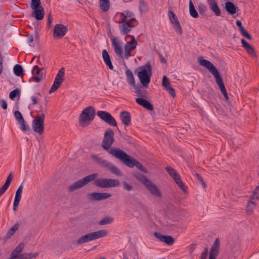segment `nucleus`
Wrapping results in <instances>:
<instances>
[{"label": "nucleus", "mask_w": 259, "mask_h": 259, "mask_svg": "<svg viewBox=\"0 0 259 259\" xmlns=\"http://www.w3.org/2000/svg\"><path fill=\"white\" fill-rule=\"evenodd\" d=\"M98 177L96 173L89 175L83 178L74 182L68 187V191L73 192L78 189L81 188L88 183L94 181V184L97 187L102 188H108L118 187L119 186V182L117 179H111L107 178H100L96 179Z\"/></svg>", "instance_id": "obj_1"}, {"label": "nucleus", "mask_w": 259, "mask_h": 259, "mask_svg": "<svg viewBox=\"0 0 259 259\" xmlns=\"http://www.w3.org/2000/svg\"><path fill=\"white\" fill-rule=\"evenodd\" d=\"M114 134L111 128H108L105 132L103 140L102 143V147L112 156L118 159L121 154L120 152H123L124 151L121 149L111 146L114 141Z\"/></svg>", "instance_id": "obj_2"}, {"label": "nucleus", "mask_w": 259, "mask_h": 259, "mask_svg": "<svg viewBox=\"0 0 259 259\" xmlns=\"http://www.w3.org/2000/svg\"><path fill=\"white\" fill-rule=\"evenodd\" d=\"M135 90V93L139 98L135 99L136 102L139 105L149 111L154 109L153 105L146 99L147 98L148 92L142 84H137L133 87Z\"/></svg>", "instance_id": "obj_3"}, {"label": "nucleus", "mask_w": 259, "mask_h": 259, "mask_svg": "<svg viewBox=\"0 0 259 259\" xmlns=\"http://www.w3.org/2000/svg\"><path fill=\"white\" fill-rule=\"evenodd\" d=\"M135 178L142 184L150 194L158 198H161L162 194L158 187L148 179L145 176L140 173L134 175Z\"/></svg>", "instance_id": "obj_4"}, {"label": "nucleus", "mask_w": 259, "mask_h": 259, "mask_svg": "<svg viewBox=\"0 0 259 259\" xmlns=\"http://www.w3.org/2000/svg\"><path fill=\"white\" fill-rule=\"evenodd\" d=\"M139 70L138 69L135 71V73L137 72V76L138 77L142 85L147 88L151 80V77L152 74V66L150 62H147L143 66L139 67Z\"/></svg>", "instance_id": "obj_5"}, {"label": "nucleus", "mask_w": 259, "mask_h": 259, "mask_svg": "<svg viewBox=\"0 0 259 259\" xmlns=\"http://www.w3.org/2000/svg\"><path fill=\"white\" fill-rule=\"evenodd\" d=\"M120 153L121 154L119 155L120 156L118 159L123 163L125 165L131 168L135 166L142 172L145 174L148 172L147 169L142 165L141 162L135 159L132 158L124 151Z\"/></svg>", "instance_id": "obj_6"}, {"label": "nucleus", "mask_w": 259, "mask_h": 259, "mask_svg": "<svg viewBox=\"0 0 259 259\" xmlns=\"http://www.w3.org/2000/svg\"><path fill=\"white\" fill-rule=\"evenodd\" d=\"M106 230H100L94 232L89 233L80 237L75 242L77 245L82 244L91 241L95 240L105 237L108 235Z\"/></svg>", "instance_id": "obj_7"}, {"label": "nucleus", "mask_w": 259, "mask_h": 259, "mask_svg": "<svg viewBox=\"0 0 259 259\" xmlns=\"http://www.w3.org/2000/svg\"><path fill=\"white\" fill-rule=\"evenodd\" d=\"M96 115L94 107L90 106L84 108L79 116V124L81 126H85L93 120Z\"/></svg>", "instance_id": "obj_8"}, {"label": "nucleus", "mask_w": 259, "mask_h": 259, "mask_svg": "<svg viewBox=\"0 0 259 259\" xmlns=\"http://www.w3.org/2000/svg\"><path fill=\"white\" fill-rule=\"evenodd\" d=\"M111 40L114 52L117 56L121 58L128 59V57L131 55V52L132 51L124 48V54L123 55L122 50V42L121 40L113 36L111 38Z\"/></svg>", "instance_id": "obj_9"}, {"label": "nucleus", "mask_w": 259, "mask_h": 259, "mask_svg": "<svg viewBox=\"0 0 259 259\" xmlns=\"http://www.w3.org/2000/svg\"><path fill=\"white\" fill-rule=\"evenodd\" d=\"M94 158L100 166L106 168L112 174L117 176H121L122 175V173L120 169L111 162L97 156H95Z\"/></svg>", "instance_id": "obj_10"}, {"label": "nucleus", "mask_w": 259, "mask_h": 259, "mask_svg": "<svg viewBox=\"0 0 259 259\" xmlns=\"http://www.w3.org/2000/svg\"><path fill=\"white\" fill-rule=\"evenodd\" d=\"M31 8L33 10L32 16L36 20H42L45 16V11L41 6L40 0H31Z\"/></svg>", "instance_id": "obj_11"}, {"label": "nucleus", "mask_w": 259, "mask_h": 259, "mask_svg": "<svg viewBox=\"0 0 259 259\" xmlns=\"http://www.w3.org/2000/svg\"><path fill=\"white\" fill-rule=\"evenodd\" d=\"M45 115L41 113L38 115L32 121V128L34 132L42 134L44 131V119Z\"/></svg>", "instance_id": "obj_12"}, {"label": "nucleus", "mask_w": 259, "mask_h": 259, "mask_svg": "<svg viewBox=\"0 0 259 259\" xmlns=\"http://www.w3.org/2000/svg\"><path fill=\"white\" fill-rule=\"evenodd\" d=\"M199 64L206 68L208 71L213 75L214 78L221 75L216 67L209 61L203 59V57H200L198 59Z\"/></svg>", "instance_id": "obj_13"}, {"label": "nucleus", "mask_w": 259, "mask_h": 259, "mask_svg": "<svg viewBox=\"0 0 259 259\" xmlns=\"http://www.w3.org/2000/svg\"><path fill=\"white\" fill-rule=\"evenodd\" d=\"M64 68H61L57 74L54 82L49 91L50 94L55 92L60 87L64 80Z\"/></svg>", "instance_id": "obj_14"}, {"label": "nucleus", "mask_w": 259, "mask_h": 259, "mask_svg": "<svg viewBox=\"0 0 259 259\" xmlns=\"http://www.w3.org/2000/svg\"><path fill=\"white\" fill-rule=\"evenodd\" d=\"M97 115L111 126H117V122L110 113L105 111H98Z\"/></svg>", "instance_id": "obj_15"}, {"label": "nucleus", "mask_w": 259, "mask_h": 259, "mask_svg": "<svg viewBox=\"0 0 259 259\" xmlns=\"http://www.w3.org/2000/svg\"><path fill=\"white\" fill-rule=\"evenodd\" d=\"M97 115L111 126H117V122L110 113L105 111H98Z\"/></svg>", "instance_id": "obj_16"}, {"label": "nucleus", "mask_w": 259, "mask_h": 259, "mask_svg": "<svg viewBox=\"0 0 259 259\" xmlns=\"http://www.w3.org/2000/svg\"><path fill=\"white\" fill-rule=\"evenodd\" d=\"M168 16L175 31L179 35H182L183 34V29L176 14L173 12L169 11Z\"/></svg>", "instance_id": "obj_17"}, {"label": "nucleus", "mask_w": 259, "mask_h": 259, "mask_svg": "<svg viewBox=\"0 0 259 259\" xmlns=\"http://www.w3.org/2000/svg\"><path fill=\"white\" fill-rule=\"evenodd\" d=\"M68 28L62 24H57L54 29L53 37L54 38H62L67 32Z\"/></svg>", "instance_id": "obj_18"}, {"label": "nucleus", "mask_w": 259, "mask_h": 259, "mask_svg": "<svg viewBox=\"0 0 259 259\" xmlns=\"http://www.w3.org/2000/svg\"><path fill=\"white\" fill-rule=\"evenodd\" d=\"M136 21L135 18H132L127 21V22L122 23V25L119 26V30L121 34H127L131 31V29L135 25L133 23Z\"/></svg>", "instance_id": "obj_19"}, {"label": "nucleus", "mask_w": 259, "mask_h": 259, "mask_svg": "<svg viewBox=\"0 0 259 259\" xmlns=\"http://www.w3.org/2000/svg\"><path fill=\"white\" fill-rule=\"evenodd\" d=\"M44 68H40L38 66L34 65L32 70L33 76L32 79L36 82H39L42 79L44 74L45 73Z\"/></svg>", "instance_id": "obj_20"}, {"label": "nucleus", "mask_w": 259, "mask_h": 259, "mask_svg": "<svg viewBox=\"0 0 259 259\" xmlns=\"http://www.w3.org/2000/svg\"><path fill=\"white\" fill-rule=\"evenodd\" d=\"M111 195L108 193L92 192L89 194V198L92 200L100 201L110 197Z\"/></svg>", "instance_id": "obj_21"}, {"label": "nucleus", "mask_w": 259, "mask_h": 259, "mask_svg": "<svg viewBox=\"0 0 259 259\" xmlns=\"http://www.w3.org/2000/svg\"><path fill=\"white\" fill-rule=\"evenodd\" d=\"M154 235L160 241L168 245H172L175 242V239L171 236L162 235L158 232H155Z\"/></svg>", "instance_id": "obj_22"}, {"label": "nucleus", "mask_w": 259, "mask_h": 259, "mask_svg": "<svg viewBox=\"0 0 259 259\" xmlns=\"http://www.w3.org/2000/svg\"><path fill=\"white\" fill-rule=\"evenodd\" d=\"M162 85L172 97L176 96L175 90L170 86L168 78L165 75L162 78Z\"/></svg>", "instance_id": "obj_23"}, {"label": "nucleus", "mask_w": 259, "mask_h": 259, "mask_svg": "<svg viewBox=\"0 0 259 259\" xmlns=\"http://www.w3.org/2000/svg\"><path fill=\"white\" fill-rule=\"evenodd\" d=\"M215 79L222 94L224 96V98L225 100H228L229 99V97L221 75L217 77Z\"/></svg>", "instance_id": "obj_24"}, {"label": "nucleus", "mask_w": 259, "mask_h": 259, "mask_svg": "<svg viewBox=\"0 0 259 259\" xmlns=\"http://www.w3.org/2000/svg\"><path fill=\"white\" fill-rule=\"evenodd\" d=\"M131 37V40L127 41L124 46V48L131 51H134L138 45V42L136 41L135 37L133 35L127 34L125 38Z\"/></svg>", "instance_id": "obj_25"}, {"label": "nucleus", "mask_w": 259, "mask_h": 259, "mask_svg": "<svg viewBox=\"0 0 259 259\" xmlns=\"http://www.w3.org/2000/svg\"><path fill=\"white\" fill-rule=\"evenodd\" d=\"M119 118L124 125L128 126L131 124V116L128 112L126 111L121 112Z\"/></svg>", "instance_id": "obj_26"}, {"label": "nucleus", "mask_w": 259, "mask_h": 259, "mask_svg": "<svg viewBox=\"0 0 259 259\" xmlns=\"http://www.w3.org/2000/svg\"><path fill=\"white\" fill-rule=\"evenodd\" d=\"M225 9L228 14L232 15L235 14L239 10L237 7L232 2L229 1L225 3Z\"/></svg>", "instance_id": "obj_27"}, {"label": "nucleus", "mask_w": 259, "mask_h": 259, "mask_svg": "<svg viewBox=\"0 0 259 259\" xmlns=\"http://www.w3.org/2000/svg\"><path fill=\"white\" fill-rule=\"evenodd\" d=\"M102 57H103L104 62L106 64V65L108 66V67L111 70H113V66L112 64V62H111V61L110 59V57L108 53L106 51V50H103L102 51Z\"/></svg>", "instance_id": "obj_28"}, {"label": "nucleus", "mask_w": 259, "mask_h": 259, "mask_svg": "<svg viewBox=\"0 0 259 259\" xmlns=\"http://www.w3.org/2000/svg\"><path fill=\"white\" fill-rule=\"evenodd\" d=\"M125 74L128 84L132 87L135 86L136 85L135 80L132 71L127 69L125 71Z\"/></svg>", "instance_id": "obj_29"}, {"label": "nucleus", "mask_w": 259, "mask_h": 259, "mask_svg": "<svg viewBox=\"0 0 259 259\" xmlns=\"http://www.w3.org/2000/svg\"><path fill=\"white\" fill-rule=\"evenodd\" d=\"M100 8L104 13L108 11L110 4L109 0H99Z\"/></svg>", "instance_id": "obj_30"}, {"label": "nucleus", "mask_w": 259, "mask_h": 259, "mask_svg": "<svg viewBox=\"0 0 259 259\" xmlns=\"http://www.w3.org/2000/svg\"><path fill=\"white\" fill-rule=\"evenodd\" d=\"M38 253H25L18 255L17 259H32L37 256Z\"/></svg>", "instance_id": "obj_31"}, {"label": "nucleus", "mask_w": 259, "mask_h": 259, "mask_svg": "<svg viewBox=\"0 0 259 259\" xmlns=\"http://www.w3.org/2000/svg\"><path fill=\"white\" fill-rule=\"evenodd\" d=\"M220 247V240L218 238L215 239L212 246L210 249V253H213L215 255L218 254L219 249Z\"/></svg>", "instance_id": "obj_32"}, {"label": "nucleus", "mask_w": 259, "mask_h": 259, "mask_svg": "<svg viewBox=\"0 0 259 259\" xmlns=\"http://www.w3.org/2000/svg\"><path fill=\"white\" fill-rule=\"evenodd\" d=\"M209 8L210 10L214 13L217 16H219L221 14V11L219 8L217 2L213 3L209 5Z\"/></svg>", "instance_id": "obj_33"}, {"label": "nucleus", "mask_w": 259, "mask_h": 259, "mask_svg": "<svg viewBox=\"0 0 259 259\" xmlns=\"http://www.w3.org/2000/svg\"><path fill=\"white\" fill-rule=\"evenodd\" d=\"M189 13L191 17L194 18H197L199 17L198 13L195 10L194 6L192 3V0H189Z\"/></svg>", "instance_id": "obj_34"}, {"label": "nucleus", "mask_w": 259, "mask_h": 259, "mask_svg": "<svg viewBox=\"0 0 259 259\" xmlns=\"http://www.w3.org/2000/svg\"><path fill=\"white\" fill-rule=\"evenodd\" d=\"M14 73L17 76H22L24 75V70L22 66L20 64H16L14 66Z\"/></svg>", "instance_id": "obj_35"}, {"label": "nucleus", "mask_w": 259, "mask_h": 259, "mask_svg": "<svg viewBox=\"0 0 259 259\" xmlns=\"http://www.w3.org/2000/svg\"><path fill=\"white\" fill-rule=\"evenodd\" d=\"M165 169L174 180L180 176L179 174L171 167L166 166Z\"/></svg>", "instance_id": "obj_36"}, {"label": "nucleus", "mask_w": 259, "mask_h": 259, "mask_svg": "<svg viewBox=\"0 0 259 259\" xmlns=\"http://www.w3.org/2000/svg\"><path fill=\"white\" fill-rule=\"evenodd\" d=\"M176 184L180 187V188L183 191V192H186L187 191V187L182 182L180 176H179L177 178L174 180Z\"/></svg>", "instance_id": "obj_37"}, {"label": "nucleus", "mask_w": 259, "mask_h": 259, "mask_svg": "<svg viewBox=\"0 0 259 259\" xmlns=\"http://www.w3.org/2000/svg\"><path fill=\"white\" fill-rule=\"evenodd\" d=\"M256 204L253 201H248L246 206V212L247 214H251L255 207Z\"/></svg>", "instance_id": "obj_38"}, {"label": "nucleus", "mask_w": 259, "mask_h": 259, "mask_svg": "<svg viewBox=\"0 0 259 259\" xmlns=\"http://www.w3.org/2000/svg\"><path fill=\"white\" fill-rule=\"evenodd\" d=\"M133 205L138 211H143L145 210L144 205L138 200H135Z\"/></svg>", "instance_id": "obj_39"}, {"label": "nucleus", "mask_w": 259, "mask_h": 259, "mask_svg": "<svg viewBox=\"0 0 259 259\" xmlns=\"http://www.w3.org/2000/svg\"><path fill=\"white\" fill-rule=\"evenodd\" d=\"M113 219L111 217H105L103 219H102L99 222V224L100 225H105L107 224H111L113 222Z\"/></svg>", "instance_id": "obj_40"}, {"label": "nucleus", "mask_w": 259, "mask_h": 259, "mask_svg": "<svg viewBox=\"0 0 259 259\" xmlns=\"http://www.w3.org/2000/svg\"><path fill=\"white\" fill-rule=\"evenodd\" d=\"M198 9L199 13L202 15H205L206 12L207 11V8L206 6L202 4L199 3L198 4Z\"/></svg>", "instance_id": "obj_41"}, {"label": "nucleus", "mask_w": 259, "mask_h": 259, "mask_svg": "<svg viewBox=\"0 0 259 259\" xmlns=\"http://www.w3.org/2000/svg\"><path fill=\"white\" fill-rule=\"evenodd\" d=\"M20 95V91L18 89H16L11 91L9 94V98L11 100H14L18 95Z\"/></svg>", "instance_id": "obj_42"}, {"label": "nucleus", "mask_w": 259, "mask_h": 259, "mask_svg": "<svg viewBox=\"0 0 259 259\" xmlns=\"http://www.w3.org/2000/svg\"><path fill=\"white\" fill-rule=\"evenodd\" d=\"M23 189V186L22 184L19 186L17 190L16 191V192L15 194V199L21 200Z\"/></svg>", "instance_id": "obj_43"}, {"label": "nucleus", "mask_w": 259, "mask_h": 259, "mask_svg": "<svg viewBox=\"0 0 259 259\" xmlns=\"http://www.w3.org/2000/svg\"><path fill=\"white\" fill-rule=\"evenodd\" d=\"M259 191V185L256 187L255 191L254 192L253 194L251 195L248 201H253L259 199V194L256 192Z\"/></svg>", "instance_id": "obj_44"}, {"label": "nucleus", "mask_w": 259, "mask_h": 259, "mask_svg": "<svg viewBox=\"0 0 259 259\" xmlns=\"http://www.w3.org/2000/svg\"><path fill=\"white\" fill-rule=\"evenodd\" d=\"M248 54L252 57H256V53L255 50L251 45L249 46L247 48L245 49Z\"/></svg>", "instance_id": "obj_45"}, {"label": "nucleus", "mask_w": 259, "mask_h": 259, "mask_svg": "<svg viewBox=\"0 0 259 259\" xmlns=\"http://www.w3.org/2000/svg\"><path fill=\"white\" fill-rule=\"evenodd\" d=\"M14 116L17 119L18 122H20V121H22L24 120L22 114L19 111H15L14 112Z\"/></svg>", "instance_id": "obj_46"}, {"label": "nucleus", "mask_w": 259, "mask_h": 259, "mask_svg": "<svg viewBox=\"0 0 259 259\" xmlns=\"http://www.w3.org/2000/svg\"><path fill=\"white\" fill-rule=\"evenodd\" d=\"M139 9L142 12H145L147 10V5L145 1H140Z\"/></svg>", "instance_id": "obj_47"}, {"label": "nucleus", "mask_w": 259, "mask_h": 259, "mask_svg": "<svg viewBox=\"0 0 259 259\" xmlns=\"http://www.w3.org/2000/svg\"><path fill=\"white\" fill-rule=\"evenodd\" d=\"M18 224H15L8 231L7 235L11 236L18 229Z\"/></svg>", "instance_id": "obj_48"}, {"label": "nucleus", "mask_w": 259, "mask_h": 259, "mask_svg": "<svg viewBox=\"0 0 259 259\" xmlns=\"http://www.w3.org/2000/svg\"><path fill=\"white\" fill-rule=\"evenodd\" d=\"M18 123L21 126V128L23 131H28L30 130L29 126L25 125V121L24 120Z\"/></svg>", "instance_id": "obj_49"}, {"label": "nucleus", "mask_w": 259, "mask_h": 259, "mask_svg": "<svg viewBox=\"0 0 259 259\" xmlns=\"http://www.w3.org/2000/svg\"><path fill=\"white\" fill-rule=\"evenodd\" d=\"M240 32L242 35L246 38L249 40H251L252 39L251 35L245 30V29L240 31Z\"/></svg>", "instance_id": "obj_50"}, {"label": "nucleus", "mask_w": 259, "mask_h": 259, "mask_svg": "<svg viewBox=\"0 0 259 259\" xmlns=\"http://www.w3.org/2000/svg\"><path fill=\"white\" fill-rule=\"evenodd\" d=\"M123 189L127 191H130L132 190L133 189V186L129 184L126 182H124L123 183Z\"/></svg>", "instance_id": "obj_51"}, {"label": "nucleus", "mask_w": 259, "mask_h": 259, "mask_svg": "<svg viewBox=\"0 0 259 259\" xmlns=\"http://www.w3.org/2000/svg\"><path fill=\"white\" fill-rule=\"evenodd\" d=\"M195 176L197 178L198 180L201 182L203 187L204 188L206 187V184L205 182H204V181L203 180L202 177L198 173L195 174Z\"/></svg>", "instance_id": "obj_52"}, {"label": "nucleus", "mask_w": 259, "mask_h": 259, "mask_svg": "<svg viewBox=\"0 0 259 259\" xmlns=\"http://www.w3.org/2000/svg\"><path fill=\"white\" fill-rule=\"evenodd\" d=\"M12 179H13V175L12 173H10L7 177V178L5 183V184L9 187L11 183Z\"/></svg>", "instance_id": "obj_53"}, {"label": "nucleus", "mask_w": 259, "mask_h": 259, "mask_svg": "<svg viewBox=\"0 0 259 259\" xmlns=\"http://www.w3.org/2000/svg\"><path fill=\"white\" fill-rule=\"evenodd\" d=\"M21 200H18L16 199H14V203H13V209L14 211H17L18 209V206L19 205V203L20 202Z\"/></svg>", "instance_id": "obj_54"}, {"label": "nucleus", "mask_w": 259, "mask_h": 259, "mask_svg": "<svg viewBox=\"0 0 259 259\" xmlns=\"http://www.w3.org/2000/svg\"><path fill=\"white\" fill-rule=\"evenodd\" d=\"M120 15L121 20L118 23H122L127 22V21H126L127 18H126V17L125 14L124 13V12L120 13Z\"/></svg>", "instance_id": "obj_55"}, {"label": "nucleus", "mask_w": 259, "mask_h": 259, "mask_svg": "<svg viewBox=\"0 0 259 259\" xmlns=\"http://www.w3.org/2000/svg\"><path fill=\"white\" fill-rule=\"evenodd\" d=\"M24 248V244L23 243H20L16 247L15 249L18 252L20 253Z\"/></svg>", "instance_id": "obj_56"}, {"label": "nucleus", "mask_w": 259, "mask_h": 259, "mask_svg": "<svg viewBox=\"0 0 259 259\" xmlns=\"http://www.w3.org/2000/svg\"><path fill=\"white\" fill-rule=\"evenodd\" d=\"M9 186L5 184H4V185L0 188V196H1L6 192Z\"/></svg>", "instance_id": "obj_57"}, {"label": "nucleus", "mask_w": 259, "mask_h": 259, "mask_svg": "<svg viewBox=\"0 0 259 259\" xmlns=\"http://www.w3.org/2000/svg\"><path fill=\"white\" fill-rule=\"evenodd\" d=\"M53 21V18L51 16V13H50L48 15V22H47V25L49 27H50L51 26V24Z\"/></svg>", "instance_id": "obj_58"}, {"label": "nucleus", "mask_w": 259, "mask_h": 259, "mask_svg": "<svg viewBox=\"0 0 259 259\" xmlns=\"http://www.w3.org/2000/svg\"><path fill=\"white\" fill-rule=\"evenodd\" d=\"M0 104H1V107L3 108V109L6 110L7 109L8 105H7V103L5 100H1Z\"/></svg>", "instance_id": "obj_59"}, {"label": "nucleus", "mask_w": 259, "mask_h": 259, "mask_svg": "<svg viewBox=\"0 0 259 259\" xmlns=\"http://www.w3.org/2000/svg\"><path fill=\"white\" fill-rule=\"evenodd\" d=\"M236 23V25L239 27L240 32L245 29V28L242 25L241 21L240 20H237Z\"/></svg>", "instance_id": "obj_60"}, {"label": "nucleus", "mask_w": 259, "mask_h": 259, "mask_svg": "<svg viewBox=\"0 0 259 259\" xmlns=\"http://www.w3.org/2000/svg\"><path fill=\"white\" fill-rule=\"evenodd\" d=\"M3 58L2 57V55L1 54V53L0 52V74H2L3 70Z\"/></svg>", "instance_id": "obj_61"}, {"label": "nucleus", "mask_w": 259, "mask_h": 259, "mask_svg": "<svg viewBox=\"0 0 259 259\" xmlns=\"http://www.w3.org/2000/svg\"><path fill=\"white\" fill-rule=\"evenodd\" d=\"M241 43L242 45V47L245 49L247 48L249 46H250L249 44H248L244 39H241Z\"/></svg>", "instance_id": "obj_62"}, {"label": "nucleus", "mask_w": 259, "mask_h": 259, "mask_svg": "<svg viewBox=\"0 0 259 259\" xmlns=\"http://www.w3.org/2000/svg\"><path fill=\"white\" fill-rule=\"evenodd\" d=\"M124 13L125 14L126 18H128V17L132 18V17H133L134 16L133 13L131 12V11H128V10L124 11Z\"/></svg>", "instance_id": "obj_63"}, {"label": "nucleus", "mask_w": 259, "mask_h": 259, "mask_svg": "<svg viewBox=\"0 0 259 259\" xmlns=\"http://www.w3.org/2000/svg\"><path fill=\"white\" fill-rule=\"evenodd\" d=\"M31 98L32 101V104L33 105L37 104L38 103V100L39 99L37 97L33 96H32Z\"/></svg>", "instance_id": "obj_64"}]
</instances>
